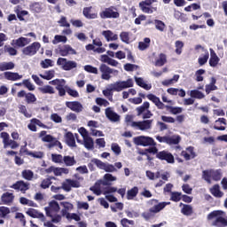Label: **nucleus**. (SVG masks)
Wrapping results in <instances>:
<instances>
[{
  "label": "nucleus",
  "mask_w": 227,
  "mask_h": 227,
  "mask_svg": "<svg viewBox=\"0 0 227 227\" xmlns=\"http://www.w3.org/2000/svg\"><path fill=\"white\" fill-rule=\"evenodd\" d=\"M134 86V82H132V79H128L127 81H119L114 82V84H111V88L104 90L103 95L110 100V102H113V95L114 91H123V90H127V88H132Z\"/></svg>",
  "instance_id": "1"
},
{
  "label": "nucleus",
  "mask_w": 227,
  "mask_h": 227,
  "mask_svg": "<svg viewBox=\"0 0 227 227\" xmlns=\"http://www.w3.org/2000/svg\"><path fill=\"white\" fill-rule=\"evenodd\" d=\"M149 203H151V205H153L155 203V205L153 207H151L148 211L142 213V217L145 221H150V219H153V217H155V214H159V212H160V210H164V208H166L168 205H171V202L159 203V200L155 199L151 200Z\"/></svg>",
  "instance_id": "2"
},
{
  "label": "nucleus",
  "mask_w": 227,
  "mask_h": 227,
  "mask_svg": "<svg viewBox=\"0 0 227 227\" xmlns=\"http://www.w3.org/2000/svg\"><path fill=\"white\" fill-rule=\"evenodd\" d=\"M146 98H148V100H151V102H153L156 106V107H158L159 109L165 108L171 114H180V113H182L183 111L182 107L180 106H171L164 105V103L160 101V98L154 94H148Z\"/></svg>",
  "instance_id": "3"
},
{
  "label": "nucleus",
  "mask_w": 227,
  "mask_h": 227,
  "mask_svg": "<svg viewBox=\"0 0 227 227\" xmlns=\"http://www.w3.org/2000/svg\"><path fill=\"white\" fill-rule=\"evenodd\" d=\"M11 136L12 139H10V134H8L6 131L0 134V137L3 138L4 148H8V146H10L12 150H15L20 146V145L17 142L19 137H20V135H19V132L13 131Z\"/></svg>",
  "instance_id": "4"
},
{
  "label": "nucleus",
  "mask_w": 227,
  "mask_h": 227,
  "mask_svg": "<svg viewBox=\"0 0 227 227\" xmlns=\"http://www.w3.org/2000/svg\"><path fill=\"white\" fill-rule=\"evenodd\" d=\"M39 137H41L43 143H49L47 148H54V146H59L60 150H63V145L52 135H47V131L43 130L39 133Z\"/></svg>",
  "instance_id": "5"
},
{
  "label": "nucleus",
  "mask_w": 227,
  "mask_h": 227,
  "mask_svg": "<svg viewBox=\"0 0 227 227\" xmlns=\"http://www.w3.org/2000/svg\"><path fill=\"white\" fill-rule=\"evenodd\" d=\"M100 19H120V12L114 6L105 8L99 12Z\"/></svg>",
  "instance_id": "6"
},
{
  "label": "nucleus",
  "mask_w": 227,
  "mask_h": 227,
  "mask_svg": "<svg viewBox=\"0 0 227 227\" xmlns=\"http://www.w3.org/2000/svg\"><path fill=\"white\" fill-rule=\"evenodd\" d=\"M99 72H101V79H103V81H110L112 77L111 74H114V75H118V70L113 69L106 64L100 65Z\"/></svg>",
  "instance_id": "7"
},
{
  "label": "nucleus",
  "mask_w": 227,
  "mask_h": 227,
  "mask_svg": "<svg viewBox=\"0 0 227 227\" xmlns=\"http://www.w3.org/2000/svg\"><path fill=\"white\" fill-rule=\"evenodd\" d=\"M133 143L137 146H155V140L150 137L139 136L133 138Z\"/></svg>",
  "instance_id": "8"
},
{
  "label": "nucleus",
  "mask_w": 227,
  "mask_h": 227,
  "mask_svg": "<svg viewBox=\"0 0 227 227\" xmlns=\"http://www.w3.org/2000/svg\"><path fill=\"white\" fill-rule=\"evenodd\" d=\"M58 67H61L62 70L66 72H70V70H74L77 67V62L74 60H68L65 58H59L57 60Z\"/></svg>",
  "instance_id": "9"
},
{
  "label": "nucleus",
  "mask_w": 227,
  "mask_h": 227,
  "mask_svg": "<svg viewBox=\"0 0 227 227\" xmlns=\"http://www.w3.org/2000/svg\"><path fill=\"white\" fill-rule=\"evenodd\" d=\"M40 47H42L40 43L34 42L30 45L22 49V54H24V56H35V54L40 51Z\"/></svg>",
  "instance_id": "10"
},
{
  "label": "nucleus",
  "mask_w": 227,
  "mask_h": 227,
  "mask_svg": "<svg viewBox=\"0 0 227 227\" xmlns=\"http://www.w3.org/2000/svg\"><path fill=\"white\" fill-rule=\"evenodd\" d=\"M47 217H54L58 212H59V204L56 200H52L49 203V207H44Z\"/></svg>",
  "instance_id": "11"
},
{
  "label": "nucleus",
  "mask_w": 227,
  "mask_h": 227,
  "mask_svg": "<svg viewBox=\"0 0 227 227\" xmlns=\"http://www.w3.org/2000/svg\"><path fill=\"white\" fill-rule=\"evenodd\" d=\"M157 0H145L138 4V6L143 13H153V10L157 8L152 7L153 3H156Z\"/></svg>",
  "instance_id": "12"
},
{
  "label": "nucleus",
  "mask_w": 227,
  "mask_h": 227,
  "mask_svg": "<svg viewBox=\"0 0 227 227\" xmlns=\"http://www.w3.org/2000/svg\"><path fill=\"white\" fill-rule=\"evenodd\" d=\"M156 159L165 160L168 164H175V156L168 151H160L156 154Z\"/></svg>",
  "instance_id": "13"
},
{
  "label": "nucleus",
  "mask_w": 227,
  "mask_h": 227,
  "mask_svg": "<svg viewBox=\"0 0 227 227\" xmlns=\"http://www.w3.org/2000/svg\"><path fill=\"white\" fill-rule=\"evenodd\" d=\"M152 123H153V120L132 121L131 127L137 128L138 130H149V129H152Z\"/></svg>",
  "instance_id": "14"
},
{
  "label": "nucleus",
  "mask_w": 227,
  "mask_h": 227,
  "mask_svg": "<svg viewBox=\"0 0 227 227\" xmlns=\"http://www.w3.org/2000/svg\"><path fill=\"white\" fill-rule=\"evenodd\" d=\"M17 97L18 98H25V102L27 104H35V102H36V96L31 92L27 93L26 90L19 91Z\"/></svg>",
  "instance_id": "15"
},
{
  "label": "nucleus",
  "mask_w": 227,
  "mask_h": 227,
  "mask_svg": "<svg viewBox=\"0 0 227 227\" xmlns=\"http://www.w3.org/2000/svg\"><path fill=\"white\" fill-rule=\"evenodd\" d=\"M82 15L88 20L98 19V12H97V11H93V6L84 7L82 9Z\"/></svg>",
  "instance_id": "16"
},
{
  "label": "nucleus",
  "mask_w": 227,
  "mask_h": 227,
  "mask_svg": "<svg viewBox=\"0 0 227 227\" xmlns=\"http://www.w3.org/2000/svg\"><path fill=\"white\" fill-rule=\"evenodd\" d=\"M11 189L20 191L21 192H26V191H29V183H26L22 180L17 181L15 184L11 185Z\"/></svg>",
  "instance_id": "17"
},
{
  "label": "nucleus",
  "mask_w": 227,
  "mask_h": 227,
  "mask_svg": "<svg viewBox=\"0 0 227 227\" xmlns=\"http://www.w3.org/2000/svg\"><path fill=\"white\" fill-rule=\"evenodd\" d=\"M15 200V195L13 193L6 192H4L1 196L0 201L2 205H12L13 203V200Z\"/></svg>",
  "instance_id": "18"
},
{
  "label": "nucleus",
  "mask_w": 227,
  "mask_h": 227,
  "mask_svg": "<svg viewBox=\"0 0 227 227\" xmlns=\"http://www.w3.org/2000/svg\"><path fill=\"white\" fill-rule=\"evenodd\" d=\"M66 106L74 113H82V104L79 101H67Z\"/></svg>",
  "instance_id": "19"
},
{
  "label": "nucleus",
  "mask_w": 227,
  "mask_h": 227,
  "mask_svg": "<svg viewBox=\"0 0 227 227\" xmlns=\"http://www.w3.org/2000/svg\"><path fill=\"white\" fill-rule=\"evenodd\" d=\"M29 43H31V39L21 36L16 40H12V45L14 47L22 48L26 47V45H29Z\"/></svg>",
  "instance_id": "20"
},
{
  "label": "nucleus",
  "mask_w": 227,
  "mask_h": 227,
  "mask_svg": "<svg viewBox=\"0 0 227 227\" xmlns=\"http://www.w3.org/2000/svg\"><path fill=\"white\" fill-rule=\"evenodd\" d=\"M181 157H184L185 160H191V159H195L196 153L194 152V147L189 146L185 151L181 152Z\"/></svg>",
  "instance_id": "21"
},
{
  "label": "nucleus",
  "mask_w": 227,
  "mask_h": 227,
  "mask_svg": "<svg viewBox=\"0 0 227 227\" xmlns=\"http://www.w3.org/2000/svg\"><path fill=\"white\" fill-rule=\"evenodd\" d=\"M11 212L10 207L0 206V224H4V219H10Z\"/></svg>",
  "instance_id": "22"
},
{
  "label": "nucleus",
  "mask_w": 227,
  "mask_h": 227,
  "mask_svg": "<svg viewBox=\"0 0 227 227\" xmlns=\"http://www.w3.org/2000/svg\"><path fill=\"white\" fill-rule=\"evenodd\" d=\"M209 51H210L209 67L215 68V67L219 65V61H221V59H219V57L217 56V53H215V51H214V49L210 48Z\"/></svg>",
  "instance_id": "23"
},
{
  "label": "nucleus",
  "mask_w": 227,
  "mask_h": 227,
  "mask_svg": "<svg viewBox=\"0 0 227 227\" xmlns=\"http://www.w3.org/2000/svg\"><path fill=\"white\" fill-rule=\"evenodd\" d=\"M105 114L106 118L110 120V121H114V122L120 121V115L116 114V112L113 111L111 107H107L105 110Z\"/></svg>",
  "instance_id": "24"
},
{
  "label": "nucleus",
  "mask_w": 227,
  "mask_h": 227,
  "mask_svg": "<svg viewBox=\"0 0 227 227\" xmlns=\"http://www.w3.org/2000/svg\"><path fill=\"white\" fill-rule=\"evenodd\" d=\"M26 214L29 215V217H33V219H41V221H45V215L43 213H40L35 208H28Z\"/></svg>",
  "instance_id": "25"
},
{
  "label": "nucleus",
  "mask_w": 227,
  "mask_h": 227,
  "mask_svg": "<svg viewBox=\"0 0 227 227\" xmlns=\"http://www.w3.org/2000/svg\"><path fill=\"white\" fill-rule=\"evenodd\" d=\"M59 53L63 57L67 56L68 54H77L75 50H74V48H72V46L69 44H66L62 48H59Z\"/></svg>",
  "instance_id": "26"
},
{
  "label": "nucleus",
  "mask_w": 227,
  "mask_h": 227,
  "mask_svg": "<svg viewBox=\"0 0 227 227\" xmlns=\"http://www.w3.org/2000/svg\"><path fill=\"white\" fill-rule=\"evenodd\" d=\"M4 79L7 81H20L22 79V74H20L19 73H13V72H4Z\"/></svg>",
  "instance_id": "27"
},
{
  "label": "nucleus",
  "mask_w": 227,
  "mask_h": 227,
  "mask_svg": "<svg viewBox=\"0 0 227 227\" xmlns=\"http://www.w3.org/2000/svg\"><path fill=\"white\" fill-rule=\"evenodd\" d=\"M101 35L106 38V42H116L118 40V35L111 30H104Z\"/></svg>",
  "instance_id": "28"
},
{
  "label": "nucleus",
  "mask_w": 227,
  "mask_h": 227,
  "mask_svg": "<svg viewBox=\"0 0 227 227\" xmlns=\"http://www.w3.org/2000/svg\"><path fill=\"white\" fill-rule=\"evenodd\" d=\"M209 192L215 198H223L224 196V192L221 191V186H219V184H214Z\"/></svg>",
  "instance_id": "29"
},
{
  "label": "nucleus",
  "mask_w": 227,
  "mask_h": 227,
  "mask_svg": "<svg viewBox=\"0 0 227 227\" xmlns=\"http://www.w3.org/2000/svg\"><path fill=\"white\" fill-rule=\"evenodd\" d=\"M217 79L215 77H211L210 83L206 85L205 91L207 95H210L211 91H215L217 90Z\"/></svg>",
  "instance_id": "30"
},
{
  "label": "nucleus",
  "mask_w": 227,
  "mask_h": 227,
  "mask_svg": "<svg viewBox=\"0 0 227 227\" xmlns=\"http://www.w3.org/2000/svg\"><path fill=\"white\" fill-rule=\"evenodd\" d=\"M219 125H227L226 120L224 118H218L215 121V125L213 126V129H215V130H226V127Z\"/></svg>",
  "instance_id": "31"
},
{
  "label": "nucleus",
  "mask_w": 227,
  "mask_h": 227,
  "mask_svg": "<svg viewBox=\"0 0 227 227\" xmlns=\"http://www.w3.org/2000/svg\"><path fill=\"white\" fill-rule=\"evenodd\" d=\"M66 143L68 146H71L72 148H75V146H77L75 145V137H74L73 132L69 131L66 134Z\"/></svg>",
  "instance_id": "32"
},
{
  "label": "nucleus",
  "mask_w": 227,
  "mask_h": 227,
  "mask_svg": "<svg viewBox=\"0 0 227 227\" xmlns=\"http://www.w3.org/2000/svg\"><path fill=\"white\" fill-rule=\"evenodd\" d=\"M182 209H181V214H183L184 215H192V213L194 212L193 209H192V206L191 205H187V204H184V203H180V207H182Z\"/></svg>",
  "instance_id": "33"
},
{
  "label": "nucleus",
  "mask_w": 227,
  "mask_h": 227,
  "mask_svg": "<svg viewBox=\"0 0 227 227\" xmlns=\"http://www.w3.org/2000/svg\"><path fill=\"white\" fill-rule=\"evenodd\" d=\"M147 109H150V103L148 101H145L142 106L136 108L137 115L141 116V114H144Z\"/></svg>",
  "instance_id": "34"
},
{
  "label": "nucleus",
  "mask_w": 227,
  "mask_h": 227,
  "mask_svg": "<svg viewBox=\"0 0 227 227\" xmlns=\"http://www.w3.org/2000/svg\"><path fill=\"white\" fill-rule=\"evenodd\" d=\"M29 10L33 13H41L43 8L42 7V3L35 2L29 5Z\"/></svg>",
  "instance_id": "35"
},
{
  "label": "nucleus",
  "mask_w": 227,
  "mask_h": 227,
  "mask_svg": "<svg viewBox=\"0 0 227 227\" xmlns=\"http://www.w3.org/2000/svg\"><path fill=\"white\" fill-rule=\"evenodd\" d=\"M135 81H136L137 86H139L140 88H143L144 90H146L147 91L149 90H152V85L145 82V80H143V78L136 77Z\"/></svg>",
  "instance_id": "36"
},
{
  "label": "nucleus",
  "mask_w": 227,
  "mask_h": 227,
  "mask_svg": "<svg viewBox=\"0 0 227 227\" xmlns=\"http://www.w3.org/2000/svg\"><path fill=\"white\" fill-rule=\"evenodd\" d=\"M83 145L87 150H93L95 148V142L91 137H87L83 138Z\"/></svg>",
  "instance_id": "37"
},
{
  "label": "nucleus",
  "mask_w": 227,
  "mask_h": 227,
  "mask_svg": "<svg viewBox=\"0 0 227 227\" xmlns=\"http://www.w3.org/2000/svg\"><path fill=\"white\" fill-rule=\"evenodd\" d=\"M15 63L13 62H2L0 63V71L6 72V70H13Z\"/></svg>",
  "instance_id": "38"
},
{
  "label": "nucleus",
  "mask_w": 227,
  "mask_h": 227,
  "mask_svg": "<svg viewBox=\"0 0 227 227\" xmlns=\"http://www.w3.org/2000/svg\"><path fill=\"white\" fill-rule=\"evenodd\" d=\"M168 63V57L164 53L159 55V59L155 61V67H164Z\"/></svg>",
  "instance_id": "39"
},
{
  "label": "nucleus",
  "mask_w": 227,
  "mask_h": 227,
  "mask_svg": "<svg viewBox=\"0 0 227 227\" xmlns=\"http://www.w3.org/2000/svg\"><path fill=\"white\" fill-rule=\"evenodd\" d=\"M54 75H56V71L54 69L45 71L44 74H39V76L45 81H51V79H54Z\"/></svg>",
  "instance_id": "40"
},
{
  "label": "nucleus",
  "mask_w": 227,
  "mask_h": 227,
  "mask_svg": "<svg viewBox=\"0 0 227 227\" xmlns=\"http://www.w3.org/2000/svg\"><path fill=\"white\" fill-rule=\"evenodd\" d=\"M213 226L226 227L227 226L226 218H224L223 216L216 217V219L213 222Z\"/></svg>",
  "instance_id": "41"
},
{
  "label": "nucleus",
  "mask_w": 227,
  "mask_h": 227,
  "mask_svg": "<svg viewBox=\"0 0 227 227\" xmlns=\"http://www.w3.org/2000/svg\"><path fill=\"white\" fill-rule=\"evenodd\" d=\"M21 176L25 180H27L28 182H31L35 176V173L31 169H24L21 172Z\"/></svg>",
  "instance_id": "42"
},
{
  "label": "nucleus",
  "mask_w": 227,
  "mask_h": 227,
  "mask_svg": "<svg viewBox=\"0 0 227 227\" xmlns=\"http://www.w3.org/2000/svg\"><path fill=\"white\" fill-rule=\"evenodd\" d=\"M52 180H55L54 176H49L43 179L40 184L41 189H49L52 185Z\"/></svg>",
  "instance_id": "43"
},
{
  "label": "nucleus",
  "mask_w": 227,
  "mask_h": 227,
  "mask_svg": "<svg viewBox=\"0 0 227 227\" xmlns=\"http://www.w3.org/2000/svg\"><path fill=\"white\" fill-rule=\"evenodd\" d=\"M38 90L43 93V95L49 94V95H54V88L51 85H46L44 87H39Z\"/></svg>",
  "instance_id": "44"
},
{
  "label": "nucleus",
  "mask_w": 227,
  "mask_h": 227,
  "mask_svg": "<svg viewBox=\"0 0 227 227\" xmlns=\"http://www.w3.org/2000/svg\"><path fill=\"white\" fill-rule=\"evenodd\" d=\"M101 184L100 181L96 182L94 185L90 188V191L96 194V196H100V194H102V189L100 188Z\"/></svg>",
  "instance_id": "45"
},
{
  "label": "nucleus",
  "mask_w": 227,
  "mask_h": 227,
  "mask_svg": "<svg viewBox=\"0 0 227 227\" xmlns=\"http://www.w3.org/2000/svg\"><path fill=\"white\" fill-rule=\"evenodd\" d=\"M62 162H64V164H66L68 167L75 166V164H77V161L75 160V157L68 156V155L63 157V161Z\"/></svg>",
  "instance_id": "46"
},
{
  "label": "nucleus",
  "mask_w": 227,
  "mask_h": 227,
  "mask_svg": "<svg viewBox=\"0 0 227 227\" xmlns=\"http://www.w3.org/2000/svg\"><path fill=\"white\" fill-rule=\"evenodd\" d=\"M139 192V188L137 186H134L130 190L127 192V200H133L137 196Z\"/></svg>",
  "instance_id": "47"
},
{
  "label": "nucleus",
  "mask_w": 227,
  "mask_h": 227,
  "mask_svg": "<svg viewBox=\"0 0 227 227\" xmlns=\"http://www.w3.org/2000/svg\"><path fill=\"white\" fill-rule=\"evenodd\" d=\"M178 79H180L179 74H175L172 79L164 80L161 82L162 86H171V84H175V82H178Z\"/></svg>",
  "instance_id": "48"
},
{
  "label": "nucleus",
  "mask_w": 227,
  "mask_h": 227,
  "mask_svg": "<svg viewBox=\"0 0 227 227\" xmlns=\"http://www.w3.org/2000/svg\"><path fill=\"white\" fill-rule=\"evenodd\" d=\"M182 141L180 136L167 137V145H178Z\"/></svg>",
  "instance_id": "49"
},
{
  "label": "nucleus",
  "mask_w": 227,
  "mask_h": 227,
  "mask_svg": "<svg viewBox=\"0 0 227 227\" xmlns=\"http://www.w3.org/2000/svg\"><path fill=\"white\" fill-rule=\"evenodd\" d=\"M202 178L207 184H212V169L203 170L202 171Z\"/></svg>",
  "instance_id": "50"
},
{
  "label": "nucleus",
  "mask_w": 227,
  "mask_h": 227,
  "mask_svg": "<svg viewBox=\"0 0 227 227\" xmlns=\"http://www.w3.org/2000/svg\"><path fill=\"white\" fill-rule=\"evenodd\" d=\"M150 38L145 37L144 39V42H139L138 43V49L139 51H146V49H148V47H150Z\"/></svg>",
  "instance_id": "51"
},
{
  "label": "nucleus",
  "mask_w": 227,
  "mask_h": 227,
  "mask_svg": "<svg viewBox=\"0 0 227 227\" xmlns=\"http://www.w3.org/2000/svg\"><path fill=\"white\" fill-rule=\"evenodd\" d=\"M67 40L68 38H67V36L57 35L54 36V39L52 40V43L53 45H58V43H61V42L63 43H67Z\"/></svg>",
  "instance_id": "52"
},
{
  "label": "nucleus",
  "mask_w": 227,
  "mask_h": 227,
  "mask_svg": "<svg viewBox=\"0 0 227 227\" xmlns=\"http://www.w3.org/2000/svg\"><path fill=\"white\" fill-rule=\"evenodd\" d=\"M190 97H192V98H198L199 100H201V98H205V94L198 90H191Z\"/></svg>",
  "instance_id": "53"
},
{
  "label": "nucleus",
  "mask_w": 227,
  "mask_h": 227,
  "mask_svg": "<svg viewBox=\"0 0 227 227\" xmlns=\"http://www.w3.org/2000/svg\"><path fill=\"white\" fill-rule=\"evenodd\" d=\"M211 178L215 180V182H219L221 178H223V174L221 173L220 169L214 170L211 169Z\"/></svg>",
  "instance_id": "54"
},
{
  "label": "nucleus",
  "mask_w": 227,
  "mask_h": 227,
  "mask_svg": "<svg viewBox=\"0 0 227 227\" xmlns=\"http://www.w3.org/2000/svg\"><path fill=\"white\" fill-rule=\"evenodd\" d=\"M208 58H210V53H208V51L206 50L203 57H200L198 59V63L200 67H203V65H206L207 61H208Z\"/></svg>",
  "instance_id": "55"
},
{
  "label": "nucleus",
  "mask_w": 227,
  "mask_h": 227,
  "mask_svg": "<svg viewBox=\"0 0 227 227\" xmlns=\"http://www.w3.org/2000/svg\"><path fill=\"white\" fill-rule=\"evenodd\" d=\"M182 200V192H172L170 195V200L175 203H178Z\"/></svg>",
  "instance_id": "56"
},
{
  "label": "nucleus",
  "mask_w": 227,
  "mask_h": 227,
  "mask_svg": "<svg viewBox=\"0 0 227 227\" xmlns=\"http://www.w3.org/2000/svg\"><path fill=\"white\" fill-rule=\"evenodd\" d=\"M41 67L43 68H50V67H54V61L51 59H45L44 60H42L40 63Z\"/></svg>",
  "instance_id": "57"
},
{
  "label": "nucleus",
  "mask_w": 227,
  "mask_h": 227,
  "mask_svg": "<svg viewBox=\"0 0 227 227\" xmlns=\"http://www.w3.org/2000/svg\"><path fill=\"white\" fill-rule=\"evenodd\" d=\"M120 38L124 43H130V36L129 32H121L120 34Z\"/></svg>",
  "instance_id": "58"
},
{
  "label": "nucleus",
  "mask_w": 227,
  "mask_h": 227,
  "mask_svg": "<svg viewBox=\"0 0 227 227\" xmlns=\"http://www.w3.org/2000/svg\"><path fill=\"white\" fill-rule=\"evenodd\" d=\"M137 68H139V66L136 64L127 63L124 65V70L126 72H134V70H137Z\"/></svg>",
  "instance_id": "59"
},
{
  "label": "nucleus",
  "mask_w": 227,
  "mask_h": 227,
  "mask_svg": "<svg viewBox=\"0 0 227 227\" xmlns=\"http://www.w3.org/2000/svg\"><path fill=\"white\" fill-rule=\"evenodd\" d=\"M19 113L24 115L25 118H31V114L27 113V108H26V106L20 105L19 106Z\"/></svg>",
  "instance_id": "60"
},
{
  "label": "nucleus",
  "mask_w": 227,
  "mask_h": 227,
  "mask_svg": "<svg viewBox=\"0 0 227 227\" xmlns=\"http://www.w3.org/2000/svg\"><path fill=\"white\" fill-rule=\"evenodd\" d=\"M51 160L56 164H63V155L61 154H51Z\"/></svg>",
  "instance_id": "61"
},
{
  "label": "nucleus",
  "mask_w": 227,
  "mask_h": 227,
  "mask_svg": "<svg viewBox=\"0 0 227 227\" xmlns=\"http://www.w3.org/2000/svg\"><path fill=\"white\" fill-rule=\"evenodd\" d=\"M203 74H205V69H199L195 72V81H197V82H201L203 81Z\"/></svg>",
  "instance_id": "62"
},
{
  "label": "nucleus",
  "mask_w": 227,
  "mask_h": 227,
  "mask_svg": "<svg viewBox=\"0 0 227 227\" xmlns=\"http://www.w3.org/2000/svg\"><path fill=\"white\" fill-rule=\"evenodd\" d=\"M176 54H182V49H184V42L182 41H176Z\"/></svg>",
  "instance_id": "63"
},
{
  "label": "nucleus",
  "mask_w": 227,
  "mask_h": 227,
  "mask_svg": "<svg viewBox=\"0 0 227 227\" xmlns=\"http://www.w3.org/2000/svg\"><path fill=\"white\" fill-rule=\"evenodd\" d=\"M15 219H19L22 226H26V216L22 213H16Z\"/></svg>",
  "instance_id": "64"
}]
</instances>
